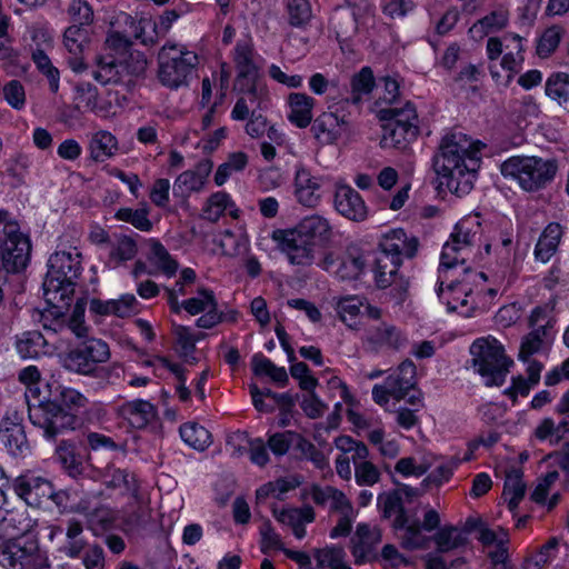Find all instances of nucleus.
Wrapping results in <instances>:
<instances>
[{
  "instance_id": "1",
  "label": "nucleus",
  "mask_w": 569,
  "mask_h": 569,
  "mask_svg": "<svg viewBox=\"0 0 569 569\" xmlns=\"http://www.w3.org/2000/svg\"><path fill=\"white\" fill-rule=\"evenodd\" d=\"M481 223L477 214H468L459 220L443 244L440 256L439 299L449 311H457L463 317H471L477 310L490 308L498 296L496 288L485 273L470 269L458 270L471 256L490 254L491 248H507L511 243L509 234L500 236L498 240L480 241Z\"/></svg>"
},
{
  "instance_id": "2",
  "label": "nucleus",
  "mask_w": 569,
  "mask_h": 569,
  "mask_svg": "<svg viewBox=\"0 0 569 569\" xmlns=\"http://www.w3.org/2000/svg\"><path fill=\"white\" fill-rule=\"evenodd\" d=\"M485 144L463 133H451L442 139L435 159V171L440 186L451 193H469L477 179Z\"/></svg>"
},
{
  "instance_id": "3",
  "label": "nucleus",
  "mask_w": 569,
  "mask_h": 569,
  "mask_svg": "<svg viewBox=\"0 0 569 569\" xmlns=\"http://www.w3.org/2000/svg\"><path fill=\"white\" fill-rule=\"evenodd\" d=\"M330 234L329 221L312 214L292 228L274 229L270 238L290 264L305 267L313 262L316 248L327 242Z\"/></svg>"
},
{
  "instance_id": "4",
  "label": "nucleus",
  "mask_w": 569,
  "mask_h": 569,
  "mask_svg": "<svg viewBox=\"0 0 569 569\" xmlns=\"http://www.w3.org/2000/svg\"><path fill=\"white\" fill-rule=\"evenodd\" d=\"M80 272L81 253L77 248L56 251L49 258L43 297L52 316L62 317L69 309Z\"/></svg>"
},
{
  "instance_id": "5",
  "label": "nucleus",
  "mask_w": 569,
  "mask_h": 569,
  "mask_svg": "<svg viewBox=\"0 0 569 569\" xmlns=\"http://www.w3.org/2000/svg\"><path fill=\"white\" fill-rule=\"evenodd\" d=\"M234 61L238 70L234 86L241 97L236 101L231 119L241 121L249 116L250 111L267 107L269 89L259 78L258 67L252 61L250 42L244 41L237 44Z\"/></svg>"
},
{
  "instance_id": "6",
  "label": "nucleus",
  "mask_w": 569,
  "mask_h": 569,
  "mask_svg": "<svg viewBox=\"0 0 569 569\" xmlns=\"http://www.w3.org/2000/svg\"><path fill=\"white\" fill-rule=\"evenodd\" d=\"M51 405L54 409L50 407L46 410L47 423L37 425L48 440L54 439L63 430L76 428L77 416L87 407L88 399L77 389L58 383Z\"/></svg>"
},
{
  "instance_id": "7",
  "label": "nucleus",
  "mask_w": 569,
  "mask_h": 569,
  "mask_svg": "<svg viewBox=\"0 0 569 569\" xmlns=\"http://www.w3.org/2000/svg\"><path fill=\"white\" fill-rule=\"evenodd\" d=\"M379 249L390 259V264L382 263V260L377 262L375 281L378 287L387 288L393 283L402 258H411L417 252L418 240L403 229L395 228L381 234Z\"/></svg>"
},
{
  "instance_id": "8",
  "label": "nucleus",
  "mask_w": 569,
  "mask_h": 569,
  "mask_svg": "<svg viewBox=\"0 0 569 569\" xmlns=\"http://www.w3.org/2000/svg\"><path fill=\"white\" fill-rule=\"evenodd\" d=\"M472 365L486 386H500L513 361L506 356L502 343L493 336L476 339L470 346Z\"/></svg>"
},
{
  "instance_id": "9",
  "label": "nucleus",
  "mask_w": 569,
  "mask_h": 569,
  "mask_svg": "<svg viewBox=\"0 0 569 569\" xmlns=\"http://www.w3.org/2000/svg\"><path fill=\"white\" fill-rule=\"evenodd\" d=\"M17 380L23 388V395L28 405L29 419L32 425L47 423L44 415L48 408H53L51 398L58 383L46 379L40 369L34 365L21 368L17 373Z\"/></svg>"
},
{
  "instance_id": "10",
  "label": "nucleus",
  "mask_w": 569,
  "mask_h": 569,
  "mask_svg": "<svg viewBox=\"0 0 569 569\" xmlns=\"http://www.w3.org/2000/svg\"><path fill=\"white\" fill-rule=\"evenodd\" d=\"M556 166L551 160L535 156H515L501 164V173L515 180L526 191H536L556 174Z\"/></svg>"
},
{
  "instance_id": "11",
  "label": "nucleus",
  "mask_w": 569,
  "mask_h": 569,
  "mask_svg": "<svg viewBox=\"0 0 569 569\" xmlns=\"http://www.w3.org/2000/svg\"><path fill=\"white\" fill-rule=\"evenodd\" d=\"M158 77L162 84L179 88L187 84L198 64V56L182 44H166L159 54Z\"/></svg>"
},
{
  "instance_id": "12",
  "label": "nucleus",
  "mask_w": 569,
  "mask_h": 569,
  "mask_svg": "<svg viewBox=\"0 0 569 569\" xmlns=\"http://www.w3.org/2000/svg\"><path fill=\"white\" fill-rule=\"evenodd\" d=\"M0 229L4 234L0 244V267L7 272L24 269L29 261L30 241L6 210H0Z\"/></svg>"
},
{
  "instance_id": "13",
  "label": "nucleus",
  "mask_w": 569,
  "mask_h": 569,
  "mask_svg": "<svg viewBox=\"0 0 569 569\" xmlns=\"http://www.w3.org/2000/svg\"><path fill=\"white\" fill-rule=\"evenodd\" d=\"M523 51V39L518 34H506L501 39L489 38L487 42V56L489 60L493 61L501 54L500 67L501 71L491 66V76L498 84L507 86L512 80L516 72H518Z\"/></svg>"
},
{
  "instance_id": "14",
  "label": "nucleus",
  "mask_w": 569,
  "mask_h": 569,
  "mask_svg": "<svg viewBox=\"0 0 569 569\" xmlns=\"http://www.w3.org/2000/svg\"><path fill=\"white\" fill-rule=\"evenodd\" d=\"M380 114L386 120L382 124L381 147L402 148L418 136V114L411 103L401 109L381 110Z\"/></svg>"
},
{
  "instance_id": "15",
  "label": "nucleus",
  "mask_w": 569,
  "mask_h": 569,
  "mask_svg": "<svg viewBox=\"0 0 569 569\" xmlns=\"http://www.w3.org/2000/svg\"><path fill=\"white\" fill-rule=\"evenodd\" d=\"M0 565L7 569H42L47 558L33 537H10L0 543Z\"/></svg>"
},
{
  "instance_id": "16",
  "label": "nucleus",
  "mask_w": 569,
  "mask_h": 569,
  "mask_svg": "<svg viewBox=\"0 0 569 569\" xmlns=\"http://www.w3.org/2000/svg\"><path fill=\"white\" fill-rule=\"evenodd\" d=\"M377 500L386 518L395 517L393 527L400 530L399 539L405 549L417 550L427 547L429 538L420 531L417 525L409 522L398 492H383L378 496Z\"/></svg>"
},
{
  "instance_id": "17",
  "label": "nucleus",
  "mask_w": 569,
  "mask_h": 569,
  "mask_svg": "<svg viewBox=\"0 0 569 569\" xmlns=\"http://www.w3.org/2000/svg\"><path fill=\"white\" fill-rule=\"evenodd\" d=\"M14 493L30 507H39L51 500L57 507L66 506L67 492L54 491L50 480L34 471L28 470L12 481Z\"/></svg>"
},
{
  "instance_id": "18",
  "label": "nucleus",
  "mask_w": 569,
  "mask_h": 569,
  "mask_svg": "<svg viewBox=\"0 0 569 569\" xmlns=\"http://www.w3.org/2000/svg\"><path fill=\"white\" fill-rule=\"evenodd\" d=\"M171 310L180 312L184 310L191 316L202 313L197 320L199 328L210 329L221 321V313L218 311V303L212 290L199 288L193 296L182 301L176 296V290L169 291L168 298Z\"/></svg>"
},
{
  "instance_id": "19",
  "label": "nucleus",
  "mask_w": 569,
  "mask_h": 569,
  "mask_svg": "<svg viewBox=\"0 0 569 569\" xmlns=\"http://www.w3.org/2000/svg\"><path fill=\"white\" fill-rule=\"evenodd\" d=\"M311 132L321 146H346L352 138V128L347 116L330 108L313 120Z\"/></svg>"
},
{
  "instance_id": "20",
  "label": "nucleus",
  "mask_w": 569,
  "mask_h": 569,
  "mask_svg": "<svg viewBox=\"0 0 569 569\" xmlns=\"http://www.w3.org/2000/svg\"><path fill=\"white\" fill-rule=\"evenodd\" d=\"M246 132L251 138L267 136V140L260 143V152L266 161H272L277 157V148L284 149L287 153L295 154V144L284 131L269 124L266 117L252 116L246 124Z\"/></svg>"
},
{
  "instance_id": "21",
  "label": "nucleus",
  "mask_w": 569,
  "mask_h": 569,
  "mask_svg": "<svg viewBox=\"0 0 569 569\" xmlns=\"http://www.w3.org/2000/svg\"><path fill=\"white\" fill-rule=\"evenodd\" d=\"M109 358V346L101 339L91 338L70 351L63 360V366L77 373L90 375L99 363L108 361Z\"/></svg>"
},
{
  "instance_id": "22",
  "label": "nucleus",
  "mask_w": 569,
  "mask_h": 569,
  "mask_svg": "<svg viewBox=\"0 0 569 569\" xmlns=\"http://www.w3.org/2000/svg\"><path fill=\"white\" fill-rule=\"evenodd\" d=\"M93 479L100 481L108 490L128 496L134 513L140 508L142 497L139 480L134 473L114 466H108L103 470L94 471Z\"/></svg>"
},
{
  "instance_id": "23",
  "label": "nucleus",
  "mask_w": 569,
  "mask_h": 569,
  "mask_svg": "<svg viewBox=\"0 0 569 569\" xmlns=\"http://www.w3.org/2000/svg\"><path fill=\"white\" fill-rule=\"evenodd\" d=\"M335 445L338 450L346 453H352L351 459L355 463V478L359 486H373L379 481L380 472L378 468L368 461L369 450L362 442L356 441L349 436L336 438Z\"/></svg>"
},
{
  "instance_id": "24",
  "label": "nucleus",
  "mask_w": 569,
  "mask_h": 569,
  "mask_svg": "<svg viewBox=\"0 0 569 569\" xmlns=\"http://www.w3.org/2000/svg\"><path fill=\"white\" fill-rule=\"evenodd\" d=\"M7 487L8 480L4 470L0 467V536H29L28 532L32 529L34 523L28 516L27 510L4 509L8 503Z\"/></svg>"
},
{
  "instance_id": "25",
  "label": "nucleus",
  "mask_w": 569,
  "mask_h": 569,
  "mask_svg": "<svg viewBox=\"0 0 569 569\" xmlns=\"http://www.w3.org/2000/svg\"><path fill=\"white\" fill-rule=\"evenodd\" d=\"M326 178L323 176L312 174L303 164H297L295 168L292 190L298 203L307 208L317 207L325 193Z\"/></svg>"
},
{
  "instance_id": "26",
  "label": "nucleus",
  "mask_w": 569,
  "mask_h": 569,
  "mask_svg": "<svg viewBox=\"0 0 569 569\" xmlns=\"http://www.w3.org/2000/svg\"><path fill=\"white\" fill-rule=\"evenodd\" d=\"M94 37L92 27L71 23L62 33V44L71 56L69 66L74 72H82L87 64L83 60L84 52L90 48Z\"/></svg>"
},
{
  "instance_id": "27",
  "label": "nucleus",
  "mask_w": 569,
  "mask_h": 569,
  "mask_svg": "<svg viewBox=\"0 0 569 569\" xmlns=\"http://www.w3.org/2000/svg\"><path fill=\"white\" fill-rule=\"evenodd\" d=\"M335 308L340 320L351 329H359L367 318L379 319L381 316L379 308L359 296L341 297L336 301Z\"/></svg>"
},
{
  "instance_id": "28",
  "label": "nucleus",
  "mask_w": 569,
  "mask_h": 569,
  "mask_svg": "<svg viewBox=\"0 0 569 569\" xmlns=\"http://www.w3.org/2000/svg\"><path fill=\"white\" fill-rule=\"evenodd\" d=\"M148 261L151 268L147 270L144 263L138 261L132 270V274L137 278L143 273L153 274L161 272L167 277H172L177 272L178 263L167 249L154 239L148 241Z\"/></svg>"
},
{
  "instance_id": "29",
  "label": "nucleus",
  "mask_w": 569,
  "mask_h": 569,
  "mask_svg": "<svg viewBox=\"0 0 569 569\" xmlns=\"http://www.w3.org/2000/svg\"><path fill=\"white\" fill-rule=\"evenodd\" d=\"M333 203L336 210L349 220L360 222L368 218L369 211L365 200L348 184L337 186Z\"/></svg>"
},
{
  "instance_id": "30",
  "label": "nucleus",
  "mask_w": 569,
  "mask_h": 569,
  "mask_svg": "<svg viewBox=\"0 0 569 569\" xmlns=\"http://www.w3.org/2000/svg\"><path fill=\"white\" fill-rule=\"evenodd\" d=\"M231 78V70L226 63L211 78H204L201 84L200 104L202 108L219 107L223 103L226 90Z\"/></svg>"
},
{
  "instance_id": "31",
  "label": "nucleus",
  "mask_w": 569,
  "mask_h": 569,
  "mask_svg": "<svg viewBox=\"0 0 569 569\" xmlns=\"http://www.w3.org/2000/svg\"><path fill=\"white\" fill-rule=\"evenodd\" d=\"M381 540L378 527L359 523L351 539L352 555L357 563L366 562L377 557L376 548Z\"/></svg>"
},
{
  "instance_id": "32",
  "label": "nucleus",
  "mask_w": 569,
  "mask_h": 569,
  "mask_svg": "<svg viewBox=\"0 0 569 569\" xmlns=\"http://www.w3.org/2000/svg\"><path fill=\"white\" fill-rule=\"evenodd\" d=\"M0 442L13 456L24 455L28 451L21 417L17 412L2 419L0 425Z\"/></svg>"
},
{
  "instance_id": "33",
  "label": "nucleus",
  "mask_w": 569,
  "mask_h": 569,
  "mask_svg": "<svg viewBox=\"0 0 569 569\" xmlns=\"http://www.w3.org/2000/svg\"><path fill=\"white\" fill-rule=\"evenodd\" d=\"M316 100L303 92H291L286 99L287 119L299 128L305 129L312 122Z\"/></svg>"
},
{
  "instance_id": "34",
  "label": "nucleus",
  "mask_w": 569,
  "mask_h": 569,
  "mask_svg": "<svg viewBox=\"0 0 569 569\" xmlns=\"http://www.w3.org/2000/svg\"><path fill=\"white\" fill-rule=\"evenodd\" d=\"M116 24L129 27V33L144 44L153 43L160 37L158 23L150 16L132 18L121 12L116 18Z\"/></svg>"
},
{
  "instance_id": "35",
  "label": "nucleus",
  "mask_w": 569,
  "mask_h": 569,
  "mask_svg": "<svg viewBox=\"0 0 569 569\" xmlns=\"http://www.w3.org/2000/svg\"><path fill=\"white\" fill-rule=\"evenodd\" d=\"M227 445L238 456L248 450L251 462L257 466H264L269 460L264 441L261 438L250 439L246 433L237 432L228 438Z\"/></svg>"
},
{
  "instance_id": "36",
  "label": "nucleus",
  "mask_w": 569,
  "mask_h": 569,
  "mask_svg": "<svg viewBox=\"0 0 569 569\" xmlns=\"http://www.w3.org/2000/svg\"><path fill=\"white\" fill-rule=\"evenodd\" d=\"M212 170L210 161H202L192 170H187L178 176L174 181L173 191L179 196H187L200 191Z\"/></svg>"
},
{
  "instance_id": "37",
  "label": "nucleus",
  "mask_w": 569,
  "mask_h": 569,
  "mask_svg": "<svg viewBox=\"0 0 569 569\" xmlns=\"http://www.w3.org/2000/svg\"><path fill=\"white\" fill-rule=\"evenodd\" d=\"M555 340V335L550 329L541 326L526 336L520 345L518 359L521 362H528V360L535 355H542L547 352Z\"/></svg>"
},
{
  "instance_id": "38",
  "label": "nucleus",
  "mask_w": 569,
  "mask_h": 569,
  "mask_svg": "<svg viewBox=\"0 0 569 569\" xmlns=\"http://www.w3.org/2000/svg\"><path fill=\"white\" fill-rule=\"evenodd\" d=\"M367 266V257L358 249H350L341 259L339 267L333 269L332 262L326 259L322 268L327 271L333 272L342 280H350L358 278Z\"/></svg>"
},
{
  "instance_id": "39",
  "label": "nucleus",
  "mask_w": 569,
  "mask_h": 569,
  "mask_svg": "<svg viewBox=\"0 0 569 569\" xmlns=\"http://www.w3.org/2000/svg\"><path fill=\"white\" fill-rule=\"evenodd\" d=\"M273 516L281 525L291 527L298 539L306 536L305 526L315 519L313 510L310 507L274 509Z\"/></svg>"
},
{
  "instance_id": "40",
  "label": "nucleus",
  "mask_w": 569,
  "mask_h": 569,
  "mask_svg": "<svg viewBox=\"0 0 569 569\" xmlns=\"http://www.w3.org/2000/svg\"><path fill=\"white\" fill-rule=\"evenodd\" d=\"M562 234L563 228L559 223H549L537 241L535 248L536 259L542 263L550 261L558 250Z\"/></svg>"
},
{
  "instance_id": "41",
  "label": "nucleus",
  "mask_w": 569,
  "mask_h": 569,
  "mask_svg": "<svg viewBox=\"0 0 569 569\" xmlns=\"http://www.w3.org/2000/svg\"><path fill=\"white\" fill-rule=\"evenodd\" d=\"M393 398H405L416 383V367L411 361H403L387 379Z\"/></svg>"
},
{
  "instance_id": "42",
  "label": "nucleus",
  "mask_w": 569,
  "mask_h": 569,
  "mask_svg": "<svg viewBox=\"0 0 569 569\" xmlns=\"http://www.w3.org/2000/svg\"><path fill=\"white\" fill-rule=\"evenodd\" d=\"M119 412L133 428H142L156 417L153 405L146 400L128 401L120 407Z\"/></svg>"
},
{
  "instance_id": "43",
  "label": "nucleus",
  "mask_w": 569,
  "mask_h": 569,
  "mask_svg": "<svg viewBox=\"0 0 569 569\" xmlns=\"http://www.w3.org/2000/svg\"><path fill=\"white\" fill-rule=\"evenodd\" d=\"M16 350L21 359H36L47 355V339L38 331L23 332L17 338Z\"/></svg>"
},
{
  "instance_id": "44",
  "label": "nucleus",
  "mask_w": 569,
  "mask_h": 569,
  "mask_svg": "<svg viewBox=\"0 0 569 569\" xmlns=\"http://www.w3.org/2000/svg\"><path fill=\"white\" fill-rule=\"evenodd\" d=\"M312 499L318 505H325L329 509L337 510L341 512V515H351L355 513L353 509L348 500V498L339 490L326 487H315L311 491Z\"/></svg>"
},
{
  "instance_id": "45",
  "label": "nucleus",
  "mask_w": 569,
  "mask_h": 569,
  "mask_svg": "<svg viewBox=\"0 0 569 569\" xmlns=\"http://www.w3.org/2000/svg\"><path fill=\"white\" fill-rule=\"evenodd\" d=\"M546 94L569 110V73L556 72L546 81Z\"/></svg>"
},
{
  "instance_id": "46",
  "label": "nucleus",
  "mask_w": 569,
  "mask_h": 569,
  "mask_svg": "<svg viewBox=\"0 0 569 569\" xmlns=\"http://www.w3.org/2000/svg\"><path fill=\"white\" fill-rule=\"evenodd\" d=\"M223 213H229L232 217H237L238 209L236 208L229 194L226 192H216L208 199L203 208V216L206 219L214 221L218 220Z\"/></svg>"
},
{
  "instance_id": "47",
  "label": "nucleus",
  "mask_w": 569,
  "mask_h": 569,
  "mask_svg": "<svg viewBox=\"0 0 569 569\" xmlns=\"http://www.w3.org/2000/svg\"><path fill=\"white\" fill-rule=\"evenodd\" d=\"M182 441L198 451L206 450L211 445V435L202 426L196 422L184 423L180 427Z\"/></svg>"
},
{
  "instance_id": "48",
  "label": "nucleus",
  "mask_w": 569,
  "mask_h": 569,
  "mask_svg": "<svg viewBox=\"0 0 569 569\" xmlns=\"http://www.w3.org/2000/svg\"><path fill=\"white\" fill-rule=\"evenodd\" d=\"M507 22L508 16L505 11H495L472 24V27L469 29V33L475 40H481L487 34L502 29Z\"/></svg>"
},
{
  "instance_id": "49",
  "label": "nucleus",
  "mask_w": 569,
  "mask_h": 569,
  "mask_svg": "<svg viewBox=\"0 0 569 569\" xmlns=\"http://www.w3.org/2000/svg\"><path fill=\"white\" fill-rule=\"evenodd\" d=\"M526 485L519 471H511L507 475L502 499L510 511H513L525 497Z\"/></svg>"
},
{
  "instance_id": "50",
  "label": "nucleus",
  "mask_w": 569,
  "mask_h": 569,
  "mask_svg": "<svg viewBox=\"0 0 569 569\" xmlns=\"http://www.w3.org/2000/svg\"><path fill=\"white\" fill-rule=\"evenodd\" d=\"M565 30L561 26H550L546 28L536 40V52L540 58L550 57L558 48Z\"/></svg>"
},
{
  "instance_id": "51",
  "label": "nucleus",
  "mask_w": 569,
  "mask_h": 569,
  "mask_svg": "<svg viewBox=\"0 0 569 569\" xmlns=\"http://www.w3.org/2000/svg\"><path fill=\"white\" fill-rule=\"evenodd\" d=\"M557 479V471H550L543 478L539 479L531 495L532 500L548 508L556 506L558 493L552 490V486Z\"/></svg>"
},
{
  "instance_id": "52",
  "label": "nucleus",
  "mask_w": 569,
  "mask_h": 569,
  "mask_svg": "<svg viewBox=\"0 0 569 569\" xmlns=\"http://www.w3.org/2000/svg\"><path fill=\"white\" fill-rule=\"evenodd\" d=\"M121 526L118 515L107 507L97 508L88 515V527L94 535H101L110 528Z\"/></svg>"
},
{
  "instance_id": "53",
  "label": "nucleus",
  "mask_w": 569,
  "mask_h": 569,
  "mask_svg": "<svg viewBox=\"0 0 569 569\" xmlns=\"http://www.w3.org/2000/svg\"><path fill=\"white\" fill-rule=\"evenodd\" d=\"M299 485L300 480L295 476L268 482L257 490V499L260 501L267 498L281 499L287 492L297 488Z\"/></svg>"
},
{
  "instance_id": "54",
  "label": "nucleus",
  "mask_w": 569,
  "mask_h": 569,
  "mask_svg": "<svg viewBox=\"0 0 569 569\" xmlns=\"http://www.w3.org/2000/svg\"><path fill=\"white\" fill-rule=\"evenodd\" d=\"M124 106V98L117 91L104 90L99 92V98L93 106L92 112L101 118H110L118 113Z\"/></svg>"
},
{
  "instance_id": "55",
  "label": "nucleus",
  "mask_w": 569,
  "mask_h": 569,
  "mask_svg": "<svg viewBox=\"0 0 569 569\" xmlns=\"http://www.w3.org/2000/svg\"><path fill=\"white\" fill-rule=\"evenodd\" d=\"M90 149L96 160H102L113 156L118 149L117 138L109 131H98L93 134Z\"/></svg>"
},
{
  "instance_id": "56",
  "label": "nucleus",
  "mask_w": 569,
  "mask_h": 569,
  "mask_svg": "<svg viewBox=\"0 0 569 569\" xmlns=\"http://www.w3.org/2000/svg\"><path fill=\"white\" fill-rule=\"evenodd\" d=\"M56 456L71 477L83 473L84 467L72 443L62 441L56 449Z\"/></svg>"
},
{
  "instance_id": "57",
  "label": "nucleus",
  "mask_w": 569,
  "mask_h": 569,
  "mask_svg": "<svg viewBox=\"0 0 569 569\" xmlns=\"http://www.w3.org/2000/svg\"><path fill=\"white\" fill-rule=\"evenodd\" d=\"M432 540L438 552H447L461 546L465 541L462 532L455 526L445 525L433 535Z\"/></svg>"
},
{
  "instance_id": "58",
  "label": "nucleus",
  "mask_w": 569,
  "mask_h": 569,
  "mask_svg": "<svg viewBox=\"0 0 569 569\" xmlns=\"http://www.w3.org/2000/svg\"><path fill=\"white\" fill-rule=\"evenodd\" d=\"M248 163V156L242 151L229 154L226 162L220 164L214 174L217 186H222L233 173L242 171Z\"/></svg>"
},
{
  "instance_id": "59",
  "label": "nucleus",
  "mask_w": 569,
  "mask_h": 569,
  "mask_svg": "<svg viewBox=\"0 0 569 569\" xmlns=\"http://www.w3.org/2000/svg\"><path fill=\"white\" fill-rule=\"evenodd\" d=\"M116 218L120 221L132 224L140 231H150L152 229V222L149 219V208L147 204H143L139 209L120 208L116 213Z\"/></svg>"
},
{
  "instance_id": "60",
  "label": "nucleus",
  "mask_w": 569,
  "mask_h": 569,
  "mask_svg": "<svg viewBox=\"0 0 569 569\" xmlns=\"http://www.w3.org/2000/svg\"><path fill=\"white\" fill-rule=\"evenodd\" d=\"M561 435V425H557L551 418H543L533 429L531 440L556 446L560 442Z\"/></svg>"
},
{
  "instance_id": "61",
  "label": "nucleus",
  "mask_w": 569,
  "mask_h": 569,
  "mask_svg": "<svg viewBox=\"0 0 569 569\" xmlns=\"http://www.w3.org/2000/svg\"><path fill=\"white\" fill-rule=\"evenodd\" d=\"M137 251V244L131 238L120 237L111 248L109 264L117 267L119 263L129 261L136 257Z\"/></svg>"
},
{
  "instance_id": "62",
  "label": "nucleus",
  "mask_w": 569,
  "mask_h": 569,
  "mask_svg": "<svg viewBox=\"0 0 569 569\" xmlns=\"http://www.w3.org/2000/svg\"><path fill=\"white\" fill-rule=\"evenodd\" d=\"M558 550V540L550 539L543 545L539 551L527 557L522 563L523 569H541L548 565L555 557Z\"/></svg>"
},
{
  "instance_id": "63",
  "label": "nucleus",
  "mask_w": 569,
  "mask_h": 569,
  "mask_svg": "<svg viewBox=\"0 0 569 569\" xmlns=\"http://www.w3.org/2000/svg\"><path fill=\"white\" fill-rule=\"evenodd\" d=\"M268 445L274 455L282 456L292 447H302V439L292 431L277 432L269 437Z\"/></svg>"
},
{
  "instance_id": "64",
  "label": "nucleus",
  "mask_w": 569,
  "mask_h": 569,
  "mask_svg": "<svg viewBox=\"0 0 569 569\" xmlns=\"http://www.w3.org/2000/svg\"><path fill=\"white\" fill-rule=\"evenodd\" d=\"M346 553L342 548L328 547L317 553L319 568L322 569H351L345 561Z\"/></svg>"
}]
</instances>
